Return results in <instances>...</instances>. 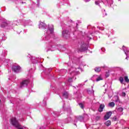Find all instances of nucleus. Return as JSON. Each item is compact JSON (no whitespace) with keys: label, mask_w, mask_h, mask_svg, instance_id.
Segmentation results:
<instances>
[{"label":"nucleus","mask_w":129,"mask_h":129,"mask_svg":"<svg viewBox=\"0 0 129 129\" xmlns=\"http://www.w3.org/2000/svg\"><path fill=\"white\" fill-rule=\"evenodd\" d=\"M39 28L43 30L48 29L43 36V40L44 41L50 40L51 37L54 36V26L53 25H51L50 27H48L44 22H41L39 25Z\"/></svg>","instance_id":"f257e3e1"},{"label":"nucleus","mask_w":129,"mask_h":129,"mask_svg":"<svg viewBox=\"0 0 129 129\" xmlns=\"http://www.w3.org/2000/svg\"><path fill=\"white\" fill-rule=\"evenodd\" d=\"M92 39L91 35L88 36L86 38V40L87 42H84L82 43L81 45V53L82 54H84L85 53H87V51H88V47H89V41Z\"/></svg>","instance_id":"f03ea898"},{"label":"nucleus","mask_w":129,"mask_h":129,"mask_svg":"<svg viewBox=\"0 0 129 129\" xmlns=\"http://www.w3.org/2000/svg\"><path fill=\"white\" fill-rule=\"evenodd\" d=\"M11 123L18 129H28L27 127L25 126L21 127L19 122L17 120V119H16L15 117H13L11 119Z\"/></svg>","instance_id":"7ed1b4c3"},{"label":"nucleus","mask_w":129,"mask_h":129,"mask_svg":"<svg viewBox=\"0 0 129 129\" xmlns=\"http://www.w3.org/2000/svg\"><path fill=\"white\" fill-rule=\"evenodd\" d=\"M18 24H19V22H18L17 21L10 22L9 21H6L4 22H3L1 27L2 28H5V27L7 26H11L12 25H13L14 26H17Z\"/></svg>","instance_id":"20e7f679"},{"label":"nucleus","mask_w":129,"mask_h":129,"mask_svg":"<svg viewBox=\"0 0 129 129\" xmlns=\"http://www.w3.org/2000/svg\"><path fill=\"white\" fill-rule=\"evenodd\" d=\"M12 70L15 72V73H19L22 71V69L19 66H13L12 67Z\"/></svg>","instance_id":"39448f33"},{"label":"nucleus","mask_w":129,"mask_h":129,"mask_svg":"<svg viewBox=\"0 0 129 129\" xmlns=\"http://www.w3.org/2000/svg\"><path fill=\"white\" fill-rule=\"evenodd\" d=\"M62 35L63 38H66V39H67L70 37V32H69V31L67 30H63L62 31Z\"/></svg>","instance_id":"423d86ee"},{"label":"nucleus","mask_w":129,"mask_h":129,"mask_svg":"<svg viewBox=\"0 0 129 129\" xmlns=\"http://www.w3.org/2000/svg\"><path fill=\"white\" fill-rule=\"evenodd\" d=\"M29 82H30L29 80H23L22 82H21L20 84V88H23V87H25V86H27V85L29 84Z\"/></svg>","instance_id":"0eeeda50"},{"label":"nucleus","mask_w":129,"mask_h":129,"mask_svg":"<svg viewBox=\"0 0 129 129\" xmlns=\"http://www.w3.org/2000/svg\"><path fill=\"white\" fill-rule=\"evenodd\" d=\"M102 2L105 5V6H108L109 5L111 6V5L113 4V0H102Z\"/></svg>","instance_id":"6e6552de"},{"label":"nucleus","mask_w":129,"mask_h":129,"mask_svg":"<svg viewBox=\"0 0 129 129\" xmlns=\"http://www.w3.org/2000/svg\"><path fill=\"white\" fill-rule=\"evenodd\" d=\"M111 114H112V112L111 111L107 112L104 117V119H105V120H107V119L111 116Z\"/></svg>","instance_id":"1a4fd4ad"},{"label":"nucleus","mask_w":129,"mask_h":129,"mask_svg":"<svg viewBox=\"0 0 129 129\" xmlns=\"http://www.w3.org/2000/svg\"><path fill=\"white\" fill-rule=\"evenodd\" d=\"M122 48H123V50L124 51L126 57L125 58V59L126 60H127V54H128L129 53V50H128V48L124 46H122Z\"/></svg>","instance_id":"9d476101"},{"label":"nucleus","mask_w":129,"mask_h":129,"mask_svg":"<svg viewBox=\"0 0 129 129\" xmlns=\"http://www.w3.org/2000/svg\"><path fill=\"white\" fill-rule=\"evenodd\" d=\"M24 26H32L33 25V22L31 20L24 21Z\"/></svg>","instance_id":"9b49d317"},{"label":"nucleus","mask_w":129,"mask_h":129,"mask_svg":"<svg viewBox=\"0 0 129 129\" xmlns=\"http://www.w3.org/2000/svg\"><path fill=\"white\" fill-rule=\"evenodd\" d=\"M103 108H104V105L103 104H101L100 105V107L98 109V111L100 112H101V111H103Z\"/></svg>","instance_id":"f8f14e48"},{"label":"nucleus","mask_w":129,"mask_h":129,"mask_svg":"<svg viewBox=\"0 0 129 129\" xmlns=\"http://www.w3.org/2000/svg\"><path fill=\"white\" fill-rule=\"evenodd\" d=\"M72 69H71L69 71V72H70V74H71V75H77V74H78V72L72 71Z\"/></svg>","instance_id":"ddd939ff"},{"label":"nucleus","mask_w":129,"mask_h":129,"mask_svg":"<svg viewBox=\"0 0 129 129\" xmlns=\"http://www.w3.org/2000/svg\"><path fill=\"white\" fill-rule=\"evenodd\" d=\"M62 96H63L64 98H68V96H69V94L67 92H64L62 94Z\"/></svg>","instance_id":"4468645a"},{"label":"nucleus","mask_w":129,"mask_h":129,"mask_svg":"<svg viewBox=\"0 0 129 129\" xmlns=\"http://www.w3.org/2000/svg\"><path fill=\"white\" fill-rule=\"evenodd\" d=\"M97 75H94L91 78V80H92V81H97Z\"/></svg>","instance_id":"2eb2a0df"},{"label":"nucleus","mask_w":129,"mask_h":129,"mask_svg":"<svg viewBox=\"0 0 129 129\" xmlns=\"http://www.w3.org/2000/svg\"><path fill=\"white\" fill-rule=\"evenodd\" d=\"M114 105H115V104L113 102H110L108 104V106H109V107H114Z\"/></svg>","instance_id":"dca6fc26"},{"label":"nucleus","mask_w":129,"mask_h":129,"mask_svg":"<svg viewBox=\"0 0 129 129\" xmlns=\"http://www.w3.org/2000/svg\"><path fill=\"white\" fill-rule=\"evenodd\" d=\"M31 62H32L33 64H35V63H38V61L36 60V58L35 57H32Z\"/></svg>","instance_id":"f3484780"},{"label":"nucleus","mask_w":129,"mask_h":129,"mask_svg":"<svg viewBox=\"0 0 129 129\" xmlns=\"http://www.w3.org/2000/svg\"><path fill=\"white\" fill-rule=\"evenodd\" d=\"M114 98L115 99V102H118V101H119V98H118V96H115Z\"/></svg>","instance_id":"a211bd4d"},{"label":"nucleus","mask_w":129,"mask_h":129,"mask_svg":"<svg viewBox=\"0 0 129 129\" xmlns=\"http://www.w3.org/2000/svg\"><path fill=\"white\" fill-rule=\"evenodd\" d=\"M105 125L107 126H109L111 124V121L110 120H108L105 123Z\"/></svg>","instance_id":"6ab92c4d"},{"label":"nucleus","mask_w":129,"mask_h":129,"mask_svg":"<svg viewBox=\"0 0 129 129\" xmlns=\"http://www.w3.org/2000/svg\"><path fill=\"white\" fill-rule=\"evenodd\" d=\"M95 71L96 72H100L101 71V68L100 67H97L95 69Z\"/></svg>","instance_id":"aec40b11"},{"label":"nucleus","mask_w":129,"mask_h":129,"mask_svg":"<svg viewBox=\"0 0 129 129\" xmlns=\"http://www.w3.org/2000/svg\"><path fill=\"white\" fill-rule=\"evenodd\" d=\"M87 91H88V93H89V94H94V90H88Z\"/></svg>","instance_id":"412c9836"},{"label":"nucleus","mask_w":129,"mask_h":129,"mask_svg":"<svg viewBox=\"0 0 129 129\" xmlns=\"http://www.w3.org/2000/svg\"><path fill=\"white\" fill-rule=\"evenodd\" d=\"M100 80H102V78L100 77V76H98L97 77V82H98V81H100Z\"/></svg>","instance_id":"4be33fe9"},{"label":"nucleus","mask_w":129,"mask_h":129,"mask_svg":"<svg viewBox=\"0 0 129 129\" xmlns=\"http://www.w3.org/2000/svg\"><path fill=\"white\" fill-rule=\"evenodd\" d=\"M124 79L125 82H126L127 83H129L128 77H127V76L124 77Z\"/></svg>","instance_id":"5701e85b"},{"label":"nucleus","mask_w":129,"mask_h":129,"mask_svg":"<svg viewBox=\"0 0 129 129\" xmlns=\"http://www.w3.org/2000/svg\"><path fill=\"white\" fill-rule=\"evenodd\" d=\"M66 123H68V122H70L71 120V117H68L67 119H66Z\"/></svg>","instance_id":"b1692460"},{"label":"nucleus","mask_w":129,"mask_h":129,"mask_svg":"<svg viewBox=\"0 0 129 129\" xmlns=\"http://www.w3.org/2000/svg\"><path fill=\"white\" fill-rule=\"evenodd\" d=\"M56 50V48H55V46H52L50 47V51H55Z\"/></svg>","instance_id":"393cba45"},{"label":"nucleus","mask_w":129,"mask_h":129,"mask_svg":"<svg viewBox=\"0 0 129 129\" xmlns=\"http://www.w3.org/2000/svg\"><path fill=\"white\" fill-rule=\"evenodd\" d=\"M77 101L79 105L80 106V107H81V103L80 102V99L77 98Z\"/></svg>","instance_id":"a878e982"},{"label":"nucleus","mask_w":129,"mask_h":129,"mask_svg":"<svg viewBox=\"0 0 129 129\" xmlns=\"http://www.w3.org/2000/svg\"><path fill=\"white\" fill-rule=\"evenodd\" d=\"M121 83H123V78L120 77L119 79Z\"/></svg>","instance_id":"bb28decb"},{"label":"nucleus","mask_w":129,"mask_h":129,"mask_svg":"<svg viewBox=\"0 0 129 129\" xmlns=\"http://www.w3.org/2000/svg\"><path fill=\"white\" fill-rule=\"evenodd\" d=\"M118 111H120V112H122V111H123V108L119 107L118 108Z\"/></svg>","instance_id":"cd10ccee"},{"label":"nucleus","mask_w":129,"mask_h":129,"mask_svg":"<svg viewBox=\"0 0 129 129\" xmlns=\"http://www.w3.org/2000/svg\"><path fill=\"white\" fill-rule=\"evenodd\" d=\"M115 68L118 71H122V69L121 68L116 67Z\"/></svg>","instance_id":"c85d7f7f"},{"label":"nucleus","mask_w":129,"mask_h":129,"mask_svg":"<svg viewBox=\"0 0 129 129\" xmlns=\"http://www.w3.org/2000/svg\"><path fill=\"white\" fill-rule=\"evenodd\" d=\"M113 120L114 121H116L117 120H118V118L116 117V116H114L113 117Z\"/></svg>","instance_id":"c756f323"},{"label":"nucleus","mask_w":129,"mask_h":129,"mask_svg":"<svg viewBox=\"0 0 129 129\" xmlns=\"http://www.w3.org/2000/svg\"><path fill=\"white\" fill-rule=\"evenodd\" d=\"M106 77H109V71L106 72L105 74Z\"/></svg>","instance_id":"7c9ffc66"},{"label":"nucleus","mask_w":129,"mask_h":129,"mask_svg":"<svg viewBox=\"0 0 129 129\" xmlns=\"http://www.w3.org/2000/svg\"><path fill=\"white\" fill-rule=\"evenodd\" d=\"M125 95H126V94H125V92H122L121 93V96H122V97H124V96H125Z\"/></svg>","instance_id":"2f4dec72"},{"label":"nucleus","mask_w":129,"mask_h":129,"mask_svg":"<svg viewBox=\"0 0 129 129\" xmlns=\"http://www.w3.org/2000/svg\"><path fill=\"white\" fill-rule=\"evenodd\" d=\"M101 51H102L101 54H103V52L105 51V48L102 47L101 48Z\"/></svg>","instance_id":"473e14b6"},{"label":"nucleus","mask_w":129,"mask_h":129,"mask_svg":"<svg viewBox=\"0 0 129 129\" xmlns=\"http://www.w3.org/2000/svg\"><path fill=\"white\" fill-rule=\"evenodd\" d=\"M95 5H96V6H100V5H99V2H98V1H95Z\"/></svg>","instance_id":"72a5a7b5"},{"label":"nucleus","mask_w":129,"mask_h":129,"mask_svg":"<svg viewBox=\"0 0 129 129\" xmlns=\"http://www.w3.org/2000/svg\"><path fill=\"white\" fill-rule=\"evenodd\" d=\"M77 119L78 120H79V121H81V120H80L79 117H78V119H76V120H75V122H77Z\"/></svg>","instance_id":"f704fd0d"},{"label":"nucleus","mask_w":129,"mask_h":129,"mask_svg":"<svg viewBox=\"0 0 129 129\" xmlns=\"http://www.w3.org/2000/svg\"><path fill=\"white\" fill-rule=\"evenodd\" d=\"M99 119H100V117L99 116H97L96 117V120H99Z\"/></svg>","instance_id":"c9c22d12"},{"label":"nucleus","mask_w":129,"mask_h":129,"mask_svg":"<svg viewBox=\"0 0 129 129\" xmlns=\"http://www.w3.org/2000/svg\"><path fill=\"white\" fill-rule=\"evenodd\" d=\"M82 65L83 66H86V64H85V63L83 62H82Z\"/></svg>","instance_id":"e433bc0d"},{"label":"nucleus","mask_w":129,"mask_h":129,"mask_svg":"<svg viewBox=\"0 0 129 129\" xmlns=\"http://www.w3.org/2000/svg\"><path fill=\"white\" fill-rule=\"evenodd\" d=\"M84 2H85L86 3H88L89 2H90L91 0H84Z\"/></svg>","instance_id":"4c0bfd02"},{"label":"nucleus","mask_w":129,"mask_h":129,"mask_svg":"<svg viewBox=\"0 0 129 129\" xmlns=\"http://www.w3.org/2000/svg\"><path fill=\"white\" fill-rule=\"evenodd\" d=\"M81 108H82L83 109V108H84V106L83 103H81Z\"/></svg>","instance_id":"58836bf2"},{"label":"nucleus","mask_w":129,"mask_h":129,"mask_svg":"<svg viewBox=\"0 0 129 129\" xmlns=\"http://www.w3.org/2000/svg\"><path fill=\"white\" fill-rule=\"evenodd\" d=\"M69 82H72V79H69Z\"/></svg>","instance_id":"ea45409f"},{"label":"nucleus","mask_w":129,"mask_h":129,"mask_svg":"<svg viewBox=\"0 0 129 129\" xmlns=\"http://www.w3.org/2000/svg\"><path fill=\"white\" fill-rule=\"evenodd\" d=\"M90 27H91V26H90V25L88 26L87 29H90Z\"/></svg>","instance_id":"a19ab883"},{"label":"nucleus","mask_w":129,"mask_h":129,"mask_svg":"<svg viewBox=\"0 0 129 129\" xmlns=\"http://www.w3.org/2000/svg\"><path fill=\"white\" fill-rule=\"evenodd\" d=\"M37 1L38 4H39V3L40 2V0H37Z\"/></svg>","instance_id":"79ce46f5"},{"label":"nucleus","mask_w":129,"mask_h":129,"mask_svg":"<svg viewBox=\"0 0 129 129\" xmlns=\"http://www.w3.org/2000/svg\"><path fill=\"white\" fill-rule=\"evenodd\" d=\"M97 28H98V29H99V30H101L100 27L98 26V27H97Z\"/></svg>","instance_id":"37998d69"},{"label":"nucleus","mask_w":129,"mask_h":129,"mask_svg":"<svg viewBox=\"0 0 129 129\" xmlns=\"http://www.w3.org/2000/svg\"><path fill=\"white\" fill-rule=\"evenodd\" d=\"M94 29H95V27H92V30H94Z\"/></svg>","instance_id":"c03bdc74"},{"label":"nucleus","mask_w":129,"mask_h":129,"mask_svg":"<svg viewBox=\"0 0 129 129\" xmlns=\"http://www.w3.org/2000/svg\"><path fill=\"white\" fill-rule=\"evenodd\" d=\"M6 62H7V60H5L4 61V63H6Z\"/></svg>","instance_id":"a18cd8bd"},{"label":"nucleus","mask_w":129,"mask_h":129,"mask_svg":"<svg viewBox=\"0 0 129 129\" xmlns=\"http://www.w3.org/2000/svg\"><path fill=\"white\" fill-rule=\"evenodd\" d=\"M87 81H88V80L85 81V82H87Z\"/></svg>","instance_id":"49530a36"},{"label":"nucleus","mask_w":129,"mask_h":129,"mask_svg":"<svg viewBox=\"0 0 129 129\" xmlns=\"http://www.w3.org/2000/svg\"><path fill=\"white\" fill-rule=\"evenodd\" d=\"M82 85H84V83H82Z\"/></svg>","instance_id":"de8ad7c7"},{"label":"nucleus","mask_w":129,"mask_h":129,"mask_svg":"<svg viewBox=\"0 0 129 129\" xmlns=\"http://www.w3.org/2000/svg\"><path fill=\"white\" fill-rule=\"evenodd\" d=\"M22 4H24V2H22Z\"/></svg>","instance_id":"09e8293b"},{"label":"nucleus","mask_w":129,"mask_h":129,"mask_svg":"<svg viewBox=\"0 0 129 129\" xmlns=\"http://www.w3.org/2000/svg\"><path fill=\"white\" fill-rule=\"evenodd\" d=\"M104 12H105V10H104Z\"/></svg>","instance_id":"8fccbe9b"},{"label":"nucleus","mask_w":129,"mask_h":129,"mask_svg":"<svg viewBox=\"0 0 129 129\" xmlns=\"http://www.w3.org/2000/svg\"><path fill=\"white\" fill-rule=\"evenodd\" d=\"M63 107V108H64V106H63V107Z\"/></svg>","instance_id":"3c124183"},{"label":"nucleus","mask_w":129,"mask_h":129,"mask_svg":"<svg viewBox=\"0 0 129 129\" xmlns=\"http://www.w3.org/2000/svg\"><path fill=\"white\" fill-rule=\"evenodd\" d=\"M107 14H105V16H106Z\"/></svg>","instance_id":"603ef678"},{"label":"nucleus","mask_w":129,"mask_h":129,"mask_svg":"<svg viewBox=\"0 0 129 129\" xmlns=\"http://www.w3.org/2000/svg\"><path fill=\"white\" fill-rule=\"evenodd\" d=\"M38 7H39V4H38Z\"/></svg>","instance_id":"864d4df0"},{"label":"nucleus","mask_w":129,"mask_h":129,"mask_svg":"<svg viewBox=\"0 0 129 129\" xmlns=\"http://www.w3.org/2000/svg\"><path fill=\"white\" fill-rule=\"evenodd\" d=\"M92 88H93V87H92Z\"/></svg>","instance_id":"5fc2aeb1"},{"label":"nucleus","mask_w":129,"mask_h":129,"mask_svg":"<svg viewBox=\"0 0 129 129\" xmlns=\"http://www.w3.org/2000/svg\"><path fill=\"white\" fill-rule=\"evenodd\" d=\"M82 71H83V70H82Z\"/></svg>","instance_id":"6e6d98bb"},{"label":"nucleus","mask_w":129,"mask_h":129,"mask_svg":"<svg viewBox=\"0 0 129 129\" xmlns=\"http://www.w3.org/2000/svg\"><path fill=\"white\" fill-rule=\"evenodd\" d=\"M0 102H1V100H0Z\"/></svg>","instance_id":"4d7b16f0"},{"label":"nucleus","mask_w":129,"mask_h":129,"mask_svg":"<svg viewBox=\"0 0 129 129\" xmlns=\"http://www.w3.org/2000/svg\"><path fill=\"white\" fill-rule=\"evenodd\" d=\"M118 1H120V0H118Z\"/></svg>","instance_id":"13d9d810"}]
</instances>
